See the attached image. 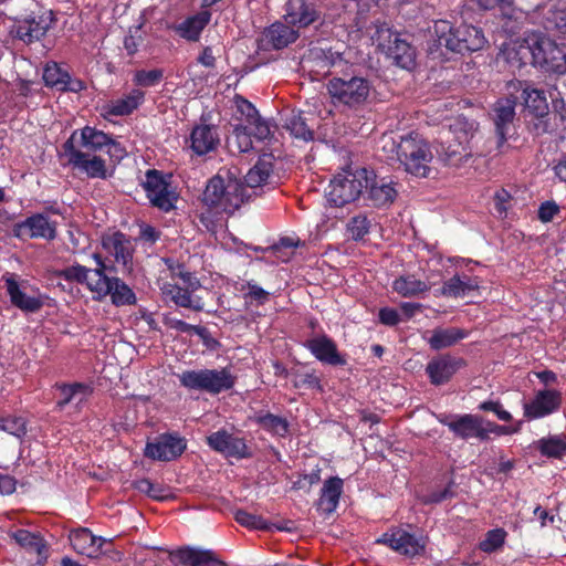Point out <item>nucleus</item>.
Returning a JSON list of instances; mask_svg holds the SVG:
<instances>
[{"label":"nucleus","instance_id":"nucleus-1","mask_svg":"<svg viewBox=\"0 0 566 566\" xmlns=\"http://www.w3.org/2000/svg\"><path fill=\"white\" fill-rule=\"evenodd\" d=\"M528 53L534 65L545 72L566 73V49L546 34L533 33L523 41L503 43L501 48V55L511 64L521 65Z\"/></svg>","mask_w":566,"mask_h":566},{"label":"nucleus","instance_id":"nucleus-2","mask_svg":"<svg viewBox=\"0 0 566 566\" xmlns=\"http://www.w3.org/2000/svg\"><path fill=\"white\" fill-rule=\"evenodd\" d=\"M381 144L385 151L396 155L407 172L421 178L428 176L433 155L428 142L419 134L401 136L399 142L390 135H384Z\"/></svg>","mask_w":566,"mask_h":566},{"label":"nucleus","instance_id":"nucleus-3","mask_svg":"<svg viewBox=\"0 0 566 566\" xmlns=\"http://www.w3.org/2000/svg\"><path fill=\"white\" fill-rule=\"evenodd\" d=\"M245 188L237 178L227 180L220 175L210 178L202 193V202L217 213H234L244 202Z\"/></svg>","mask_w":566,"mask_h":566},{"label":"nucleus","instance_id":"nucleus-4","mask_svg":"<svg viewBox=\"0 0 566 566\" xmlns=\"http://www.w3.org/2000/svg\"><path fill=\"white\" fill-rule=\"evenodd\" d=\"M434 33L439 46L458 53L479 51L486 43L481 29L468 24L453 28L447 20H439L434 23Z\"/></svg>","mask_w":566,"mask_h":566},{"label":"nucleus","instance_id":"nucleus-5","mask_svg":"<svg viewBox=\"0 0 566 566\" xmlns=\"http://www.w3.org/2000/svg\"><path fill=\"white\" fill-rule=\"evenodd\" d=\"M373 90L371 82L359 75L334 76L327 83V92L335 105L350 109L364 106Z\"/></svg>","mask_w":566,"mask_h":566},{"label":"nucleus","instance_id":"nucleus-6","mask_svg":"<svg viewBox=\"0 0 566 566\" xmlns=\"http://www.w3.org/2000/svg\"><path fill=\"white\" fill-rule=\"evenodd\" d=\"M371 41L397 66L410 70L415 65L416 53L413 48L394 32L387 23L375 22Z\"/></svg>","mask_w":566,"mask_h":566},{"label":"nucleus","instance_id":"nucleus-7","mask_svg":"<svg viewBox=\"0 0 566 566\" xmlns=\"http://www.w3.org/2000/svg\"><path fill=\"white\" fill-rule=\"evenodd\" d=\"M93 259L96 262L94 274L98 279L94 283L88 284V290L96 294L94 298L102 300L109 295L112 303L117 307L135 305L137 297L134 291L119 277H111L106 274L107 266L101 254L94 253Z\"/></svg>","mask_w":566,"mask_h":566},{"label":"nucleus","instance_id":"nucleus-8","mask_svg":"<svg viewBox=\"0 0 566 566\" xmlns=\"http://www.w3.org/2000/svg\"><path fill=\"white\" fill-rule=\"evenodd\" d=\"M366 185H368V169H343L331 180L326 192L327 200L334 207H344L358 199Z\"/></svg>","mask_w":566,"mask_h":566},{"label":"nucleus","instance_id":"nucleus-9","mask_svg":"<svg viewBox=\"0 0 566 566\" xmlns=\"http://www.w3.org/2000/svg\"><path fill=\"white\" fill-rule=\"evenodd\" d=\"M180 385L189 390L218 395L234 386V377L227 368L185 370L178 375Z\"/></svg>","mask_w":566,"mask_h":566},{"label":"nucleus","instance_id":"nucleus-10","mask_svg":"<svg viewBox=\"0 0 566 566\" xmlns=\"http://www.w3.org/2000/svg\"><path fill=\"white\" fill-rule=\"evenodd\" d=\"M78 130L72 132L62 145L61 156L67 158V164L75 170L83 172L91 179H107L106 160L101 156L85 153L76 147Z\"/></svg>","mask_w":566,"mask_h":566},{"label":"nucleus","instance_id":"nucleus-11","mask_svg":"<svg viewBox=\"0 0 566 566\" xmlns=\"http://www.w3.org/2000/svg\"><path fill=\"white\" fill-rule=\"evenodd\" d=\"M56 21L52 11L40 14L32 12L23 18H15L11 27V35L24 44H32L41 41Z\"/></svg>","mask_w":566,"mask_h":566},{"label":"nucleus","instance_id":"nucleus-12","mask_svg":"<svg viewBox=\"0 0 566 566\" xmlns=\"http://www.w3.org/2000/svg\"><path fill=\"white\" fill-rule=\"evenodd\" d=\"M562 392L553 388L536 390L534 396L523 402V415L528 421L542 419L557 412L562 406Z\"/></svg>","mask_w":566,"mask_h":566},{"label":"nucleus","instance_id":"nucleus-13","mask_svg":"<svg viewBox=\"0 0 566 566\" xmlns=\"http://www.w3.org/2000/svg\"><path fill=\"white\" fill-rule=\"evenodd\" d=\"M186 449L185 438L176 432H166L146 443L144 455L151 460L169 462L179 458Z\"/></svg>","mask_w":566,"mask_h":566},{"label":"nucleus","instance_id":"nucleus-14","mask_svg":"<svg viewBox=\"0 0 566 566\" xmlns=\"http://www.w3.org/2000/svg\"><path fill=\"white\" fill-rule=\"evenodd\" d=\"M377 544L389 546L392 551L407 557L420 556L426 551L427 541L401 528H395L376 539Z\"/></svg>","mask_w":566,"mask_h":566},{"label":"nucleus","instance_id":"nucleus-15","mask_svg":"<svg viewBox=\"0 0 566 566\" xmlns=\"http://www.w3.org/2000/svg\"><path fill=\"white\" fill-rule=\"evenodd\" d=\"M12 234L20 240L44 239L52 241L56 238V222L50 221L44 213H34L12 227Z\"/></svg>","mask_w":566,"mask_h":566},{"label":"nucleus","instance_id":"nucleus-16","mask_svg":"<svg viewBox=\"0 0 566 566\" xmlns=\"http://www.w3.org/2000/svg\"><path fill=\"white\" fill-rule=\"evenodd\" d=\"M509 96L499 98L493 105V122L497 137V147H502L513 127L515 119V108L518 97L513 92H507Z\"/></svg>","mask_w":566,"mask_h":566},{"label":"nucleus","instance_id":"nucleus-17","mask_svg":"<svg viewBox=\"0 0 566 566\" xmlns=\"http://www.w3.org/2000/svg\"><path fill=\"white\" fill-rule=\"evenodd\" d=\"M321 17L316 0H287L285 3L284 19L293 27L307 28L319 21Z\"/></svg>","mask_w":566,"mask_h":566},{"label":"nucleus","instance_id":"nucleus-18","mask_svg":"<svg viewBox=\"0 0 566 566\" xmlns=\"http://www.w3.org/2000/svg\"><path fill=\"white\" fill-rule=\"evenodd\" d=\"M199 287L200 286L191 287L189 284L177 282H165L160 290L165 300L172 302L175 305L189 308L195 312H201L203 311L205 303L201 297L195 295V292Z\"/></svg>","mask_w":566,"mask_h":566},{"label":"nucleus","instance_id":"nucleus-19","mask_svg":"<svg viewBox=\"0 0 566 566\" xmlns=\"http://www.w3.org/2000/svg\"><path fill=\"white\" fill-rule=\"evenodd\" d=\"M364 189L369 203L377 208L390 206L398 195L396 184L391 179L378 178L373 170H368V185L364 186Z\"/></svg>","mask_w":566,"mask_h":566},{"label":"nucleus","instance_id":"nucleus-20","mask_svg":"<svg viewBox=\"0 0 566 566\" xmlns=\"http://www.w3.org/2000/svg\"><path fill=\"white\" fill-rule=\"evenodd\" d=\"M274 167L275 156L271 151H264L258 156V159L250 167V198L252 195H259V189L274 188Z\"/></svg>","mask_w":566,"mask_h":566},{"label":"nucleus","instance_id":"nucleus-21","mask_svg":"<svg viewBox=\"0 0 566 566\" xmlns=\"http://www.w3.org/2000/svg\"><path fill=\"white\" fill-rule=\"evenodd\" d=\"M189 147L197 156H206L218 149L220 136L216 125L200 123L196 124L189 136Z\"/></svg>","mask_w":566,"mask_h":566},{"label":"nucleus","instance_id":"nucleus-22","mask_svg":"<svg viewBox=\"0 0 566 566\" xmlns=\"http://www.w3.org/2000/svg\"><path fill=\"white\" fill-rule=\"evenodd\" d=\"M42 78L45 86L60 92L80 93L86 88V84L82 80L72 77L56 62L45 64Z\"/></svg>","mask_w":566,"mask_h":566},{"label":"nucleus","instance_id":"nucleus-23","mask_svg":"<svg viewBox=\"0 0 566 566\" xmlns=\"http://www.w3.org/2000/svg\"><path fill=\"white\" fill-rule=\"evenodd\" d=\"M440 422L447 426L457 437L461 439H489V431L485 427H483V420L479 416H455L452 420L440 419Z\"/></svg>","mask_w":566,"mask_h":566},{"label":"nucleus","instance_id":"nucleus-24","mask_svg":"<svg viewBox=\"0 0 566 566\" xmlns=\"http://www.w3.org/2000/svg\"><path fill=\"white\" fill-rule=\"evenodd\" d=\"M2 280L12 306L24 313H36L43 307L44 302L41 295H28L21 289L20 283L15 279V274L6 273Z\"/></svg>","mask_w":566,"mask_h":566},{"label":"nucleus","instance_id":"nucleus-25","mask_svg":"<svg viewBox=\"0 0 566 566\" xmlns=\"http://www.w3.org/2000/svg\"><path fill=\"white\" fill-rule=\"evenodd\" d=\"M481 280L478 276H471L467 273H457L444 281L443 285L434 291V295L450 298H464L478 292Z\"/></svg>","mask_w":566,"mask_h":566},{"label":"nucleus","instance_id":"nucleus-26","mask_svg":"<svg viewBox=\"0 0 566 566\" xmlns=\"http://www.w3.org/2000/svg\"><path fill=\"white\" fill-rule=\"evenodd\" d=\"M463 365L464 361L461 358L450 355H441L428 363L426 373L430 382L439 386L448 382Z\"/></svg>","mask_w":566,"mask_h":566},{"label":"nucleus","instance_id":"nucleus-27","mask_svg":"<svg viewBox=\"0 0 566 566\" xmlns=\"http://www.w3.org/2000/svg\"><path fill=\"white\" fill-rule=\"evenodd\" d=\"M102 244L103 248L115 258L117 263L123 264L126 269L132 268L134 247L128 235L116 231L112 234L104 235Z\"/></svg>","mask_w":566,"mask_h":566},{"label":"nucleus","instance_id":"nucleus-28","mask_svg":"<svg viewBox=\"0 0 566 566\" xmlns=\"http://www.w3.org/2000/svg\"><path fill=\"white\" fill-rule=\"evenodd\" d=\"M170 560L177 566H227L211 551L190 547L179 548L170 553Z\"/></svg>","mask_w":566,"mask_h":566},{"label":"nucleus","instance_id":"nucleus-29","mask_svg":"<svg viewBox=\"0 0 566 566\" xmlns=\"http://www.w3.org/2000/svg\"><path fill=\"white\" fill-rule=\"evenodd\" d=\"M506 91L514 94L522 91L526 108L538 118L544 117L548 112V103L544 91L523 86L518 80H512L506 84Z\"/></svg>","mask_w":566,"mask_h":566},{"label":"nucleus","instance_id":"nucleus-30","mask_svg":"<svg viewBox=\"0 0 566 566\" xmlns=\"http://www.w3.org/2000/svg\"><path fill=\"white\" fill-rule=\"evenodd\" d=\"M306 347L319 361L333 366H343L346 364V360L339 355L334 340L326 335L308 339Z\"/></svg>","mask_w":566,"mask_h":566},{"label":"nucleus","instance_id":"nucleus-31","mask_svg":"<svg viewBox=\"0 0 566 566\" xmlns=\"http://www.w3.org/2000/svg\"><path fill=\"white\" fill-rule=\"evenodd\" d=\"M70 542L74 551L88 557H96L103 553L106 539L95 536L88 528H80L71 532Z\"/></svg>","mask_w":566,"mask_h":566},{"label":"nucleus","instance_id":"nucleus-32","mask_svg":"<svg viewBox=\"0 0 566 566\" xmlns=\"http://www.w3.org/2000/svg\"><path fill=\"white\" fill-rule=\"evenodd\" d=\"M234 104L237 108L235 119L239 123H231L233 127L232 133L228 137L229 146L235 145L238 151L247 153L248 151V126L242 123V117L245 116V111L248 109V99L242 95H234Z\"/></svg>","mask_w":566,"mask_h":566},{"label":"nucleus","instance_id":"nucleus-33","mask_svg":"<svg viewBox=\"0 0 566 566\" xmlns=\"http://www.w3.org/2000/svg\"><path fill=\"white\" fill-rule=\"evenodd\" d=\"M343 486L344 482L338 476H332L324 482L317 501V510L321 513L331 515L336 511L343 493Z\"/></svg>","mask_w":566,"mask_h":566},{"label":"nucleus","instance_id":"nucleus-34","mask_svg":"<svg viewBox=\"0 0 566 566\" xmlns=\"http://www.w3.org/2000/svg\"><path fill=\"white\" fill-rule=\"evenodd\" d=\"M77 143L84 149L85 153H97L103 150L112 142V136L92 126H84L82 129H77Z\"/></svg>","mask_w":566,"mask_h":566},{"label":"nucleus","instance_id":"nucleus-35","mask_svg":"<svg viewBox=\"0 0 566 566\" xmlns=\"http://www.w3.org/2000/svg\"><path fill=\"white\" fill-rule=\"evenodd\" d=\"M467 336L468 332L459 327H438L431 332L430 337L427 338V343L431 349L440 350L453 346Z\"/></svg>","mask_w":566,"mask_h":566},{"label":"nucleus","instance_id":"nucleus-36","mask_svg":"<svg viewBox=\"0 0 566 566\" xmlns=\"http://www.w3.org/2000/svg\"><path fill=\"white\" fill-rule=\"evenodd\" d=\"M211 13L201 11L195 15L187 18L176 27V32L182 39L188 41H198L201 32L210 22Z\"/></svg>","mask_w":566,"mask_h":566},{"label":"nucleus","instance_id":"nucleus-37","mask_svg":"<svg viewBox=\"0 0 566 566\" xmlns=\"http://www.w3.org/2000/svg\"><path fill=\"white\" fill-rule=\"evenodd\" d=\"M276 126L269 119L263 118L255 106L250 103V138L258 142L270 143L274 137ZM252 140L250 139V145Z\"/></svg>","mask_w":566,"mask_h":566},{"label":"nucleus","instance_id":"nucleus-38","mask_svg":"<svg viewBox=\"0 0 566 566\" xmlns=\"http://www.w3.org/2000/svg\"><path fill=\"white\" fill-rule=\"evenodd\" d=\"M9 536L27 552H34L39 556H42L46 553V542L39 532H30L24 528H19L9 532Z\"/></svg>","mask_w":566,"mask_h":566},{"label":"nucleus","instance_id":"nucleus-39","mask_svg":"<svg viewBox=\"0 0 566 566\" xmlns=\"http://www.w3.org/2000/svg\"><path fill=\"white\" fill-rule=\"evenodd\" d=\"M265 39L275 49H281L293 43L298 38V32L289 23L275 22L264 33Z\"/></svg>","mask_w":566,"mask_h":566},{"label":"nucleus","instance_id":"nucleus-40","mask_svg":"<svg viewBox=\"0 0 566 566\" xmlns=\"http://www.w3.org/2000/svg\"><path fill=\"white\" fill-rule=\"evenodd\" d=\"M392 290L402 297H413L429 291L430 285L412 274H407L394 280Z\"/></svg>","mask_w":566,"mask_h":566},{"label":"nucleus","instance_id":"nucleus-41","mask_svg":"<svg viewBox=\"0 0 566 566\" xmlns=\"http://www.w3.org/2000/svg\"><path fill=\"white\" fill-rule=\"evenodd\" d=\"M145 93L139 88H133L127 95L114 101L108 108V114L114 116L130 115L143 104Z\"/></svg>","mask_w":566,"mask_h":566},{"label":"nucleus","instance_id":"nucleus-42","mask_svg":"<svg viewBox=\"0 0 566 566\" xmlns=\"http://www.w3.org/2000/svg\"><path fill=\"white\" fill-rule=\"evenodd\" d=\"M253 420L262 430L273 436L284 437L289 431L287 420L270 412H256Z\"/></svg>","mask_w":566,"mask_h":566},{"label":"nucleus","instance_id":"nucleus-43","mask_svg":"<svg viewBox=\"0 0 566 566\" xmlns=\"http://www.w3.org/2000/svg\"><path fill=\"white\" fill-rule=\"evenodd\" d=\"M478 126L479 125L475 120H469L464 116H458L449 124L448 132L454 136L459 146H464L474 137Z\"/></svg>","mask_w":566,"mask_h":566},{"label":"nucleus","instance_id":"nucleus-44","mask_svg":"<svg viewBox=\"0 0 566 566\" xmlns=\"http://www.w3.org/2000/svg\"><path fill=\"white\" fill-rule=\"evenodd\" d=\"M535 447L544 457L560 459L566 455V436L554 434L542 438L535 442Z\"/></svg>","mask_w":566,"mask_h":566},{"label":"nucleus","instance_id":"nucleus-45","mask_svg":"<svg viewBox=\"0 0 566 566\" xmlns=\"http://www.w3.org/2000/svg\"><path fill=\"white\" fill-rule=\"evenodd\" d=\"M544 25L547 30L566 40V10L549 7L544 13Z\"/></svg>","mask_w":566,"mask_h":566},{"label":"nucleus","instance_id":"nucleus-46","mask_svg":"<svg viewBox=\"0 0 566 566\" xmlns=\"http://www.w3.org/2000/svg\"><path fill=\"white\" fill-rule=\"evenodd\" d=\"M285 128L294 138L303 142H310L314 138L313 130L308 127L306 119L300 113H293L286 118Z\"/></svg>","mask_w":566,"mask_h":566},{"label":"nucleus","instance_id":"nucleus-47","mask_svg":"<svg viewBox=\"0 0 566 566\" xmlns=\"http://www.w3.org/2000/svg\"><path fill=\"white\" fill-rule=\"evenodd\" d=\"M165 263L168 270L170 271L172 280L178 279L180 280V283L189 284L191 287L201 286L200 281L198 280L196 274L188 271L184 263L175 261L174 259L170 258L165 259Z\"/></svg>","mask_w":566,"mask_h":566},{"label":"nucleus","instance_id":"nucleus-48","mask_svg":"<svg viewBox=\"0 0 566 566\" xmlns=\"http://www.w3.org/2000/svg\"><path fill=\"white\" fill-rule=\"evenodd\" d=\"M94 272L84 265L75 263L73 265L66 266L57 272V276L63 279L66 282H75L78 284H85L88 287L91 283L88 281V273Z\"/></svg>","mask_w":566,"mask_h":566},{"label":"nucleus","instance_id":"nucleus-49","mask_svg":"<svg viewBox=\"0 0 566 566\" xmlns=\"http://www.w3.org/2000/svg\"><path fill=\"white\" fill-rule=\"evenodd\" d=\"M164 80L163 69L137 70L133 75V83L137 87H153Z\"/></svg>","mask_w":566,"mask_h":566},{"label":"nucleus","instance_id":"nucleus-50","mask_svg":"<svg viewBox=\"0 0 566 566\" xmlns=\"http://www.w3.org/2000/svg\"><path fill=\"white\" fill-rule=\"evenodd\" d=\"M163 174L156 169H150L146 172V180L143 184L146 191V196L149 201L153 199V195H157L160 190H165L168 185Z\"/></svg>","mask_w":566,"mask_h":566},{"label":"nucleus","instance_id":"nucleus-51","mask_svg":"<svg viewBox=\"0 0 566 566\" xmlns=\"http://www.w3.org/2000/svg\"><path fill=\"white\" fill-rule=\"evenodd\" d=\"M61 399L56 402V406L62 410L69 405L77 394L86 396L90 392V387L82 382H74L71 385H62L60 387Z\"/></svg>","mask_w":566,"mask_h":566},{"label":"nucleus","instance_id":"nucleus-52","mask_svg":"<svg viewBox=\"0 0 566 566\" xmlns=\"http://www.w3.org/2000/svg\"><path fill=\"white\" fill-rule=\"evenodd\" d=\"M164 324L168 328L175 329L179 333H193V334L198 335L199 337H203L208 334V328L205 326L191 325L182 319L171 317L168 315H166L164 317Z\"/></svg>","mask_w":566,"mask_h":566},{"label":"nucleus","instance_id":"nucleus-53","mask_svg":"<svg viewBox=\"0 0 566 566\" xmlns=\"http://www.w3.org/2000/svg\"><path fill=\"white\" fill-rule=\"evenodd\" d=\"M506 532L503 528H494L485 534V538L479 544V547L484 553H493L503 546Z\"/></svg>","mask_w":566,"mask_h":566},{"label":"nucleus","instance_id":"nucleus-54","mask_svg":"<svg viewBox=\"0 0 566 566\" xmlns=\"http://www.w3.org/2000/svg\"><path fill=\"white\" fill-rule=\"evenodd\" d=\"M370 221L364 214L353 217L347 223V233L355 241L364 239L369 232Z\"/></svg>","mask_w":566,"mask_h":566},{"label":"nucleus","instance_id":"nucleus-55","mask_svg":"<svg viewBox=\"0 0 566 566\" xmlns=\"http://www.w3.org/2000/svg\"><path fill=\"white\" fill-rule=\"evenodd\" d=\"M177 199L178 196L170 189V184H168L165 187V190H160L157 195H153L150 203L159 210L168 212L175 208Z\"/></svg>","mask_w":566,"mask_h":566},{"label":"nucleus","instance_id":"nucleus-56","mask_svg":"<svg viewBox=\"0 0 566 566\" xmlns=\"http://www.w3.org/2000/svg\"><path fill=\"white\" fill-rule=\"evenodd\" d=\"M144 42L142 25H133L125 35L123 45L129 56L135 55Z\"/></svg>","mask_w":566,"mask_h":566},{"label":"nucleus","instance_id":"nucleus-57","mask_svg":"<svg viewBox=\"0 0 566 566\" xmlns=\"http://www.w3.org/2000/svg\"><path fill=\"white\" fill-rule=\"evenodd\" d=\"M0 430L21 437L27 433L25 421L20 417L0 418Z\"/></svg>","mask_w":566,"mask_h":566},{"label":"nucleus","instance_id":"nucleus-58","mask_svg":"<svg viewBox=\"0 0 566 566\" xmlns=\"http://www.w3.org/2000/svg\"><path fill=\"white\" fill-rule=\"evenodd\" d=\"M227 447V450L223 451V454L227 457L242 459L248 455L247 444L243 438H239L232 434L231 440H229V444Z\"/></svg>","mask_w":566,"mask_h":566},{"label":"nucleus","instance_id":"nucleus-59","mask_svg":"<svg viewBox=\"0 0 566 566\" xmlns=\"http://www.w3.org/2000/svg\"><path fill=\"white\" fill-rule=\"evenodd\" d=\"M231 436L232 434L224 430L213 432L207 438L208 446L214 451L223 453L228 448L227 446L229 444V440H231Z\"/></svg>","mask_w":566,"mask_h":566},{"label":"nucleus","instance_id":"nucleus-60","mask_svg":"<svg viewBox=\"0 0 566 566\" xmlns=\"http://www.w3.org/2000/svg\"><path fill=\"white\" fill-rule=\"evenodd\" d=\"M312 54L315 59L321 61L322 67L327 70L332 66H336L343 61L342 55L338 52H333L332 50H315Z\"/></svg>","mask_w":566,"mask_h":566},{"label":"nucleus","instance_id":"nucleus-61","mask_svg":"<svg viewBox=\"0 0 566 566\" xmlns=\"http://www.w3.org/2000/svg\"><path fill=\"white\" fill-rule=\"evenodd\" d=\"M479 409L493 412L502 421H510L512 419V415L503 408L499 400L483 401L479 405Z\"/></svg>","mask_w":566,"mask_h":566},{"label":"nucleus","instance_id":"nucleus-62","mask_svg":"<svg viewBox=\"0 0 566 566\" xmlns=\"http://www.w3.org/2000/svg\"><path fill=\"white\" fill-rule=\"evenodd\" d=\"M559 212V207L555 201L543 202L537 212V217L542 222H549Z\"/></svg>","mask_w":566,"mask_h":566},{"label":"nucleus","instance_id":"nucleus-63","mask_svg":"<svg viewBox=\"0 0 566 566\" xmlns=\"http://www.w3.org/2000/svg\"><path fill=\"white\" fill-rule=\"evenodd\" d=\"M160 234V231L150 224L143 223L140 226L139 240L145 243L155 244L159 240Z\"/></svg>","mask_w":566,"mask_h":566},{"label":"nucleus","instance_id":"nucleus-64","mask_svg":"<svg viewBox=\"0 0 566 566\" xmlns=\"http://www.w3.org/2000/svg\"><path fill=\"white\" fill-rule=\"evenodd\" d=\"M379 322L386 326H396L400 322V315L392 307H382L378 314Z\"/></svg>","mask_w":566,"mask_h":566}]
</instances>
